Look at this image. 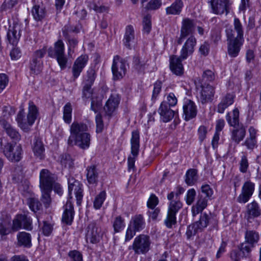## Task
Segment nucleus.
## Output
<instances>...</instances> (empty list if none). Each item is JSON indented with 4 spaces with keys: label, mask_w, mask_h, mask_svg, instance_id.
<instances>
[{
    "label": "nucleus",
    "mask_w": 261,
    "mask_h": 261,
    "mask_svg": "<svg viewBox=\"0 0 261 261\" xmlns=\"http://www.w3.org/2000/svg\"><path fill=\"white\" fill-rule=\"evenodd\" d=\"M147 65V60L142 58L139 55H135L133 57L132 67L138 72L144 71Z\"/></svg>",
    "instance_id": "2f4dec72"
},
{
    "label": "nucleus",
    "mask_w": 261,
    "mask_h": 261,
    "mask_svg": "<svg viewBox=\"0 0 261 261\" xmlns=\"http://www.w3.org/2000/svg\"><path fill=\"white\" fill-rule=\"evenodd\" d=\"M3 153L10 162H19L22 158L23 150L20 144L7 143L5 145Z\"/></svg>",
    "instance_id": "0eeeda50"
},
{
    "label": "nucleus",
    "mask_w": 261,
    "mask_h": 261,
    "mask_svg": "<svg viewBox=\"0 0 261 261\" xmlns=\"http://www.w3.org/2000/svg\"><path fill=\"white\" fill-rule=\"evenodd\" d=\"M225 33L227 37L228 54L231 58L237 57L244 41L234 39V31L231 27L226 28Z\"/></svg>",
    "instance_id": "20e7f679"
},
{
    "label": "nucleus",
    "mask_w": 261,
    "mask_h": 261,
    "mask_svg": "<svg viewBox=\"0 0 261 261\" xmlns=\"http://www.w3.org/2000/svg\"><path fill=\"white\" fill-rule=\"evenodd\" d=\"M32 150L34 155L37 159L42 160L45 158V148L41 140L37 137H35L33 144L32 145Z\"/></svg>",
    "instance_id": "bb28decb"
},
{
    "label": "nucleus",
    "mask_w": 261,
    "mask_h": 261,
    "mask_svg": "<svg viewBox=\"0 0 261 261\" xmlns=\"http://www.w3.org/2000/svg\"><path fill=\"white\" fill-rule=\"evenodd\" d=\"M200 216L198 221L195 223L200 228V231H202L208 225H211V229L218 230V220L213 216L211 214H207L205 213H200Z\"/></svg>",
    "instance_id": "4468645a"
},
{
    "label": "nucleus",
    "mask_w": 261,
    "mask_h": 261,
    "mask_svg": "<svg viewBox=\"0 0 261 261\" xmlns=\"http://www.w3.org/2000/svg\"><path fill=\"white\" fill-rule=\"evenodd\" d=\"M215 79L214 72L212 70L207 69L203 71L199 83H206V82H212Z\"/></svg>",
    "instance_id": "4d7b16f0"
},
{
    "label": "nucleus",
    "mask_w": 261,
    "mask_h": 261,
    "mask_svg": "<svg viewBox=\"0 0 261 261\" xmlns=\"http://www.w3.org/2000/svg\"><path fill=\"white\" fill-rule=\"evenodd\" d=\"M0 123L6 133L9 137H10L11 139L17 141H18L20 140V135L18 132L10 124L8 123L5 120H2L0 122Z\"/></svg>",
    "instance_id": "cd10ccee"
},
{
    "label": "nucleus",
    "mask_w": 261,
    "mask_h": 261,
    "mask_svg": "<svg viewBox=\"0 0 261 261\" xmlns=\"http://www.w3.org/2000/svg\"><path fill=\"white\" fill-rule=\"evenodd\" d=\"M180 56H172L170 58V69L171 71L176 75H181L184 73V67L181 63Z\"/></svg>",
    "instance_id": "b1692460"
},
{
    "label": "nucleus",
    "mask_w": 261,
    "mask_h": 261,
    "mask_svg": "<svg viewBox=\"0 0 261 261\" xmlns=\"http://www.w3.org/2000/svg\"><path fill=\"white\" fill-rule=\"evenodd\" d=\"M184 7V3L181 0H175L170 6L166 8L167 15H178Z\"/></svg>",
    "instance_id": "473e14b6"
},
{
    "label": "nucleus",
    "mask_w": 261,
    "mask_h": 261,
    "mask_svg": "<svg viewBox=\"0 0 261 261\" xmlns=\"http://www.w3.org/2000/svg\"><path fill=\"white\" fill-rule=\"evenodd\" d=\"M113 227L115 233L121 231L125 227L124 219L120 216L116 217L113 222Z\"/></svg>",
    "instance_id": "49530a36"
},
{
    "label": "nucleus",
    "mask_w": 261,
    "mask_h": 261,
    "mask_svg": "<svg viewBox=\"0 0 261 261\" xmlns=\"http://www.w3.org/2000/svg\"><path fill=\"white\" fill-rule=\"evenodd\" d=\"M136 231H139L142 230L145 225V222L142 215H136L133 217L129 224Z\"/></svg>",
    "instance_id": "a19ab883"
},
{
    "label": "nucleus",
    "mask_w": 261,
    "mask_h": 261,
    "mask_svg": "<svg viewBox=\"0 0 261 261\" xmlns=\"http://www.w3.org/2000/svg\"><path fill=\"white\" fill-rule=\"evenodd\" d=\"M53 189H41L42 195L41 200L44 205V206L48 207L51 203V199L50 193Z\"/></svg>",
    "instance_id": "de8ad7c7"
},
{
    "label": "nucleus",
    "mask_w": 261,
    "mask_h": 261,
    "mask_svg": "<svg viewBox=\"0 0 261 261\" xmlns=\"http://www.w3.org/2000/svg\"><path fill=\"white\" fill-rule=\"evenodd\" d=\"M64 212L62 215V221L66 225H70L73 220L74 211L73 204L69 199L64 206Z\"/></svg>",
    "instance_id": "5701e85b"
},
{
    "label": "nucleus",
    "mask_w": 261,
    "mask_h": 261,
    "mask_svg": "<svg viewBox=\"0 0 261 261\" xmlns=\"http://www.w3.org/2000/svg\"><path fill=\"white\" fill-rule=\"evenodd\" d=\"M163 102H165L170 107L175 106L177 102V99L173 93H170L166 98V100H164Z\"/></svg>",
    "instance_id": "338daca9"
},
{
    "label": "nucleus",
    "mask_w": 261,
    "mask_h": 261,
    "mask_svg": "<svg viewBox=\"0 0 261 261\" xmlns=\"http://www.w3.org/2000/svg\"><path fill=\"white\" fill-rule=\"evenodd\" d=\"M151 243L149 236L141 234L135 238L133 245L129 246L128 249H133L136 254H145L150 250Z\"/></svg>",
    "instance_id": "39448f33"
},
{
    "label": "nucleus",
    "mask_w": 261,
    "mask_h": 261,
    "mask_svg": "<svg viewBox=\"0 0 261 261\" xmlns=\"http://www.w3.org/2000/svg\"><path fill=\"white\" fill-rule=\"evenodd\" d=\"M199 92L198 100L202 104L212 102L215 93V88L209 84L199 83L196 85Z\"/></svg>",
    "instance_id": "6e6552de"
},
{
    "label": "nucleus",
    "mask_w": 261,
    "mask_h": 261,
    "mask_svg": "<svg viewBox=\"0 0 261 261\" xmlns=\"http://www.w3.org/2000/svg\"><path fill=\"white\" fill-rule=\"evenodd\" d=\"M226 119L228 123L233 127H236L239 124V111L237 108L234 109L232 111V116L228 113L226 116Z\"/></svg>",
    "instance_id": "79ce46f5"
},
{
    "label": "nucleus",
    "mask_w": 261,
    "mask_h": 261,
    "mask_svg": "<svg viewBox=\"0 0 261 261\" xmlns=\"http://www.w3.org/2000/svg\"><path fill=\"white\" fill-rule=\"evenodd\" d=\"M175 194L173 192H170L167 195V199L170 201L166 218L164 224L168 228H171L173 225L176 224V214L182 207V204L178 199L173 200Z\"/></svg>",
    "instance_id": "f257e3e1"
},
{
    "label": "nucleus",
    "mask_w": 261,
    "mask_h": 261,
    "mask_svg": "<svg viewBox=\"0 0 261 261\" xmlns=\"http://www.w3.org/2000/svg\"><path fill=\"white\" fill-rule=\"evenodd\" d=\"M19 219L21 220L22 226L24 229L30 230L32 229V219L25 215H19Z\"/></svg>",
    "instance_id": "bf43d9fd"
},
{
    "label": "nucleus",
    "mask_w": 261,
    "mask_h": 261,
    "mask_svg": "<svg viewBox=\"0 0 261 261\" xmlns=\"http://www.w3.org/2000/svg\"><path fill=\"white\" fill-rule=\"evenodd\" d=\"M120 101V98L118 95H111L107 101L104 110L108 116H111L117 108Z\"/></svg>",
    "instance_id": "a878e982"
},
{
    "label": "nucleus",
    "mask_w": 261,
    "mask_h": 261,
    "mask_svg": "<svg viewBox=\"0 0 261 261\" xmlns=\"http://www.w3.org/2000/svg\"><path fill=\"white\" fill-rule=\"evenodd\" d=\"M72 108L70 103H67L64 107L63 119L64 121L69 124L71 121Z\"/></svg>",
    "instance_id": "13d9d810"
},
{
    "label": "nucleus",
    "mask_w": 261,
    "mask_h": 261,
    "mask_svg": "<svg viewBox=\"0 0 261 261\" xmlns=\"http://www.w3.org/2000/svg\"><path fill=\"white\" fill-rule=\"evenodd\" d=\"M32 14L36 21L42 20L46 15V10L43 4H35L32 8Z\"/></svg>",
    "instance_id": "72a5a7b5"
},
{
    "label": "nucleus",
    "mask_w": 261,
    "mask_h": 261,
    "mask_svg": "<svg viewBox=\"0 0 261 261\" xmlns=\"http://www.w3.org/2000/svg\"><path fill=\"white\" fill-rule=\"evenodd\" d=\"M183 116L184 119L188 121L196 117L197 108L195 103L191 100L188 99L183 105Z\"/></svg>",
    "instance_id": "6ab92c4d"
},
{
    "label": "nucleus",
    "mask_w": 261,
    "mask_h": 261,
    "mask_svg": "<svg viewBox=\"0 0 261 261\" xmlns=\"http://www.w3.org/2000/svg\"><path fill=\"white\" fill-rule=\"evenodd\" d=\"M29 113L27 116V122L24 119V115L23 111H20L16 118L18 126L24 132H28L30 130V126L33 125L37 118L38 110L33 102L29 101Z\"/></svg>",
    "instance_id": "f03ea898"
},
{
    "label": "nucleus",
    "mask_w": 261,
    "mask_h": 261,
    "mask_svg": "<svg viewBox=\"0 0 261 261\" xmlns=\"http://www.w3.org/2000/svg\"><path fill=\"white\" fill-rule=\"evenodd\" d=\"M86 240L87 242L97 244L102 239L103 232L101 228L94 221L90 222L86 228Z\"/></svg>",
    "instance_id": "1a4fd4ad"
},
{
    "label": "nucleus",
    "mask_w": 261,
    "mask_h": 261,
    "mask_svg": "<svg viewBox=\"0 0 261 261\" xmlns=\"http://www.w3.org/2000/svg\"><path fill=\"white\" fill-rule=\"evenodd\" d=\"M42 232L46 236H49L53 230V225L47 221H44L43 222V226L41 228Z\"/></svg>",
    "instance_id": "0e129e2a"
},
{
    "label": "nucleus",
    "mask_w": 261,
    "mask_h": 261,
    "mask_svg": "<svg viewBox=\"0 0 261 261\" xmlns=\"http://www.w3.org/2000/svg\"><path fill=\"white\" fill-rule=\"evenodd\" d=\"M254 191V184L250 181H246L242 188L241 193L237 198L239 203H245L249 201Z\"/></svg>",
    "instance_id": "f3484780"
},
{
    "label": "nucleus",
    "mask_w": 261,
    "mask_h": 261,
    "mask_svg": "<svg viewBox=\"0 0 261 261\" xmlns=\"http://www.w3.org/2000/svg\"><path fill=\"white\" fill-rule=\"evenodd\" d=\"M198 175L197 170L195 169H190L187 170L185 175V181L189 186L194 185L197 181Z\"/></svg>",
    "instance_id": "58836bf2"
},
{
    "label": "nucleus",
    "mask_w": 261,
    "mask_h": 261,
    "mask_svg": "<svg viewBox=\"0 0 261 261\" xmlns=\"http://www.w3.org/2000/svg\"><path fill=\"white\" fill-rule=\"evenodd\" d=\"M59 160L61 165L64 168H71L73 166V160L68 153H64L61 154Z\"/></svg>",
    "instance_id": "a18cd8bd"
},
{
    "label": "nucleus",
    "mask_w": 261,
    "mask_h": 261,
    "mask_svg": "<svg viewBox=\"0 0 261 261\" xmlns=\"http://www.w3.org/2000/svg\"><path fill=\"white\" fill-rule=\"evenodd\" d=\"M198 226L195 222L188 226L186 233L188 239H190L192 237L196 235L199 231H200V228H198Z\"/></svg>",
    "instance_id": "864d4df0"
},
{
    "label": "nucleus",
    "mask_w": 261,
    "mask_h": 261,
    "mask_svg": "<svg viewBox=\"0 0 261 261\" xmlns=\"http://www.w3.org/2000/svg\"><path fill=\"white\" fill-rule=\"evenodd\" d=\"M233 25L234 30V39L244 40V30L240 20L238 18H234Z\"/></svg>",
    "instance_id": "c03bdc74"
},
{
    "label": "nucleus",
    "mask_w": 261,
    "mask_h": 261,
    "mask_svg": "<svg viewBox=\"0 0 261 261\" xmlns=\"http://www.w3.org/2000/svg\"><path fill=\"white\" fill-rule=\"evenodd\" d=\"M96 72L92 68H89L87 71V74L85 79V85L91 86L93 84L96 78Z\"/></svg>",
    "instance_id": "8fccbe9b"
},
{
    "label": "nucleus",
    "mask_w": 261,
    "mask_h": 261,
    "mask_svg": "<svg viewBox=\"0 0 261 261\" xmlns=\"http://www.w3.org/2000/svg\"><path fill=\"white\" fill-rule=\"evenodd\" d=\"M169 105L165 102H162L158 109L161 120L164 122L170 121L174 117L175 112L171 109Z\"/></svg>",
    "instance_id": "412c9836"
},
{
    "label": "nucleus",
    "mask_w": 261,
    "mask_h": 261,
    "mask_svg": "<svg viewBox=\"0 0 261 261\" xmlns=\"http://www.w3.org/2000/svg\"><path fill=\"white\" fill-rule=\"evenodd\" d=\"M135 43L136 39L134 29L132 25H128L125 28L123 43L126 48L131 49L132 45Z\"/></svg>",
    "instance_id": "393cba45"
},
{
    "label": "nucleus",
    "mask_w": 261,
    "mask_h": 261,
    "mask_svg": "<svg viewBox=\"0 0 261 261\" xmlns=\"http://www.w3.org/2000/svg\"><path fill=\"white\" fill-rule=\"evenodd\" d=\"M208 200V199L203 196L202 195L198 194L197 202L192 208V212L193 216H195L203 211L207 206Z\"/></svg>",
    "instance_id": "c85d7f7f"
},
{
    "label": "nucleus",
    "mask_w": 261,
    "mask_h": 261,
    "mask_svg": "<svg viewBox=\"0 0 261 261\" xmlns=\"http://www.w3.org/2000/svg\"><path fill=\"white\" fill-rule=\"evenodd\" d=\"M234 128L231 133V139L237 144H239L245 137L246 129L242 124Z\"/></svg>",
    "instance_id": "c9c22d12"
},
{
    "label": "nucleus",
    "mask_w": 261,
    "mask_h": 261,
    "mask_svg": "<svg viewBox=\"0 0 261 261\" xmlns=\"http://www.w3.org/2000/svg\"><path fill=\"white\" fill-rule=\"evenodd\" d=\"M82 187V185L78 180H75L72 177L68 179L69 196H70L71 191H73L75 195L77 205H80L81 204L83 199V194Z\"/></svg>",
    "instance_id": "2eb2a0df"
},
{
    "label": "nucleus",
    "mask_w": 261,
    "mask_h": 261,
    "mask_svg": "<svg viewBox=\"0 0 261 261\" xmlns=\"http://www.w3.org/2000/svg\"><path fill=\"white\" fill-rule=\"evenodd\" d=\"M87 130L88 126L86 124L74 121L70 126V136H72L73 138L82 133H86Z\"/></svg>",
    "instance_id": "c756f323"
},
{
    "label": "nucleus",
    "mask_w": 261,
    "mask_h": 261,
    "mask_svg": "<svg viewBox=\"0 0 261 261\" xmlns=\"http://www.w3.org/2000/svg\"><path fill=\"white\" fill-rule=\"evenodd\" d=\"M254 247L252 245L245 241L240 245L239 249L240 251L242 253L243 256L245 257H248L250 256L252 249Z\"/></svg>",
    "instance_id": "603ef678"
},
{
    "label": "nucleus",
    "mask_w": 261,
    "mask_h": 261,
    "mask_svg": "<svg viewBox=\"0 0 261 261\" xmlns=\"http://www.w3.org/2000/svg\"><path fill=\"white\" fill-rule=\"evenodd\" d=\"M27 203L30 208L34 212H36L42 207L41 203L39 202L38 199L36 198H30L28 199Z\"/></svg>",
    "instance_id": "5fc2aeb1"
},
{
    "label": "nucleus",
    "mask_w": 261,
    "mask_h": 261,
    "mask_svg": "<svg viewBox=\"0 0 261 261\" xmlns=\"http://www.w3.org/2000/svg\"><path fill=\"white\" fill-rule=\"evenodd\" d=\"M259 239L258 232L254 230H247L245 234V241L252 245L254 247L257 243Z\"/></svg>",
    "instance_id": "37998d69"
},
{
    "label": "nucleus",
    "mask_w": 261,
    "mask_h": 261,
    "mask_svg": "<svg viewBox=\"0 0 261 261\" xmlns=\"http://www.w3.org/2000/svg\"><path fill=\"white\" fill-rule=\"evenodd\" d=\"M91 136L89 133H82L72 138L70 136L68 139V144L70 146L76 145L82 149L89 148L90 144Z\"/></svg>",
    "instance_id": "ddd939ff"
},
{
    "label": "nucleus",
    "mask_w": 261,
    "mask_h": 261,
    "mask_svg": "<svg viewBox=\"0 0 261 261\" xmlns=\"http://www.w3.org/2000/svg\"><path fill=\"white\" fill-rule=\"evenodd\" d=\"M143 31L144 33L148 34L151 29V17L149 15H147L144 17L143 20Z\"/></svg>",
    "instance_id": "680f3d73"
},
{
    "label": "nucleus",
    "mask_w": 261,
    "mask_h": 261,
    "mask_svg": "<svg viewBox=\"0 0 261 261\" xmlns=\"http://www.w3.org/2000/svg\"><path fill=\"white\" fill-rule=\"evenodd\" d=\"M131 142V154L133 155L128 158V169L129 170L134 169L136 158L138 156L140 147V137L139 133L137 130L132 132Z\"/></svg>",
    "instance_id": "9d476101"
},
{
    "label": "nucleus",
    "mask_w": 261,
    "mask_h": 261,
    "mask_svg": "<svg viewBox=\"0 0 261 261\" xmlns=\"http://www.w3.org/2000/svg\"><path fill=\"white\" fill-rule=\"evenodd\" d=\"M196 42V39L194 36L191 35L188 38L180 50V56L182 59H186L188 56L193 54Z\"/></svg>",
    "instance_id": "aec40b11"
},
{
    "label": "nucleus",
    "mask_w": 261,
    "mask_h": 261,
    "mask_svg": "<svg viewBox=\"0 0 261 261\" xmlns=\"http://www.w3.org/2000/svg\"><path fill=\"white\" fill-rule=\"evenodd\" d=\"M21 25L17 22H13L10 24L7 32V39L10 44L15 45L17 44L20 37Z\"/></svg>",
    "instance_id": "a211bd4d"
},
{
    "label": "nucleus",
    "mask_w": 261,
    "mask_h": 261,
    "mask_svg": "<svg viewBox=\"0 0 261 261\" xmlns=\"http://www.w3.org/2000/svg\"><path fill=\"white\" fill-rule=\"evenodd\" d=\"M128 65L125 59L121 58L118 55L115 56L111 67L113 80L117 81L122 79L126 73V66Z\"/></svg>",
    "instance_id": "423d86ee"
},
{
    "label": "nucleus",
    "mask_w": 261,
    "mask_h": 261,
    "mask_svg": "<svg viewBox=\"0 0 261 261\" xmlns=\"http://www.w3.org/2000/svg\"><path fill=\"white\" fill-rule=\"evenodd\" d=\"M18 245L26 248H30L32 246L31 234L26 232H20L17 235Z\"/></svg>",
    "instance_id": "e433bc0d"
},
{
    "label": "nucleus",
    "mask_w": 261,
    "mask_h": 261,
    "mask_svg": "<svg viewBox=\"0 0 261 261\" xmlns=\"http://www.w3.org/2000/svg\"><path fill=\"white\" fill-rule=\"evenodd\" d=\"M210 6L211 12L216 15H227L230 10L231 2L230 0H210L208 2Z\"/></svg>",
    "instance_id": "9b49d317"
},
{
    "label": "nucleus",
    "mask_w": 261,
    "mask_h": 261,
    "mask_svg": "<svg viewBox=\"0 0 261 261\" xmlns=\"http://www.w3.org/2000/svg\"><path fill=\"white\" fill-rule=\"evenodd\" d=\"M67 40L68 43V56H71V54L74 52V48L78 44V40L75 37H69V38H65Z\"/></svg>",
    "instance_id": "6e6d98bb"
},
{
    "label": "nucleus",
    "mask_w": 261,
    "mask_h": 261,
    "mask_svg": "<svg viewBox=\"0 0 261 261\" xmlns=\"http://www.w3.org/2000/svg\"><path fill=\"white\" fill-rule=\"evenodd\" d=\"M247 213L250 218H256L261 215V210L258 203L253 201L247 205Z\"/></svg>",
    "instance_id": "4c0bfd02"
},
{
    "label": "nucleus",
    "mask_w": 261,
    "mask_h": 261,
    "mask_svg": "<svg viewBox=\"0 0 261 261\" xmlns=\"http://www.w3.org/2000/svg\"><path fill=\"white\" fill-rule=\"evenodd\" d=\"M57 179L56 175L47 169H43L40 172L39 187L40 189H53L54 184Z\"/></svg>",
    "instance_id": "f8f14e48"
},
{
    "label": "nucleus",
    "mask_w": 261,
    "mask_h": 261,
    "mask_svg": "<svg viewBox=\"0 0 261 261\" xmlns=\"http://www.w3.org/2000/svg\"><path fill=\"white\" fill-rule=\"evenodd\" d=\"M196 23L194 19L189 18H184L181 22L180 29L182 37H187L192 35L195 30Z\"/></svg>",
    "instance_id": "4be33fe9"
},
{
    "label": "nucleus",
    "mask_w": 261,
    "mask_h": 261,
    "mask_svg": "<svg viewBox=\"0 0 261 261\" xmlns=\"http://www.w3.org/2000/svg\"><path fill=\"white\" fill-rule=\"evenodd\" d=\"M106 196L107 194L106 192L102 191L95 197L93 202V206L95 209L98 210L101 207L106 198Z\"/></svg>",
    "instance_id": "09e8293b"
},
{
    "label": "nucleus",
    "mask_w": 261,
    "mask_h": 261,
    "mask_svg": "<svg viewBox=\"0 0 261 261\" xmlns=\"http://www.w3.org/2000/svg\"><path fill=\"white\" fill-rule=\"evenodd\" d=\"M199 194L210 199L213 194V190L208 185L206 184L201 186V192Z\"/></svg>",
    "instance_id": "052dcab7"
},
{
    "label": "nucleus",
    "mask_w": 261,
    "mask_h": 261,
    "mask_svg": "<svg viewBox=\"0 0 261 261\" xmlns=\"http://www.w3.org/2000/svg\"><path fill=\"white\" fill-rule=\"evenodd\" d=\"M68 256L73 261H83L82 254L77 250L69 251Z\"/></svg>",
    "instance_id": "774afa93"
},
{
    "label": "nucleus",
    "mask_w": 261,
    "mask_h": 261,
    "mask_svg": "<svg viewBox=\"0 0 261 261\" xmlns=\"http://www.w3.org/2000/svg\"><path fill=\"white\" fill-rule=\"evenodd\" d=\"M48 56L52 58H55L61 69H64L67 67L68 59L64 53V44L62 40H58L54 44V47L48 48Z\"/></svg>",
    "instance_id": "7ed1b4c3"
},
{
    "label": "nucleus",
    "mask_w": 261,
    "mask_h": 261,
    "mask_svg": "<svg viewBox=\"0 0 261 261\" xmlns=\"http://www.w3.org/2000/svg\"><path fill=\"white\" fill-rule=\"evenodd\" d=\"M162 83L160 81H157L154 84V88L152 95V100L154 101L156 99V97L160 93L162 89Z\"/></svg>",
    "instance_id": "e2e57ef3"
},
{
    "label": "nucleus",
    "mask_w": 261,
    "mask_h": 261,
    "mask_svg": "<svg viewBox=\"0 0 261 261\" xmlns=\"http://www.w3.org/2000/svg\"><path fill=\"white\" fill-rule=\"evenodd\" d=\"M82 26L80 23H78L75 25L67 24L65 25L62 29V33L64 38H69L71 37L70 34L73 33L77 34L82 29Z\"/></svg>",
    "instance_id": "ea45409f"
},
{
    "label": "nucleus",
    "mask_w": 261,
    "mask_h": 261,
    "mask_svg": "<svg viewBox=\"0 0 261 261\" xmlns=\"http://www.w3.org/2000/svg\"><path fill=\"white\" fill-rule=\"evenodd\" d=\"M88 56L87 55H82L75 60L71 69L72 74V79L73 81H75V80L80 76L83 69L86 66L88 62Z\"/></svg>",
    "instance_id": "dca6fc26"
},
{
    "label": "nucleus",
    "mask_w": 261,
    "mask_h": 261,
    "mask_svg": "<svg viewBox=\"0 0 261 261\" xmlns=\"http://www.w3.org/2000/svg\"><path fill=\"white\" fill-rule=\"evenodd\" d=\"M234 97V95L231 93H227L222 98L221 101L218 104L217 112L219 113H223L225 110L233 103Z\"/></svg>",
    "instance_id": "7c9ffc66"
},
{
    "label": "nucleus",
    "mask_w": 261,
    "mask_h": 261,
    "mask_svg": "<svg viewBox=\"0 0 261 261\" xmlns=\"http://www.w3.org/2000/svg\"><path fill=\"white\" fill-rule=\"evenodd\" d=\"M207 133V128L204 125H201L198 129V135L199 142L201 143L205 139Z\"/></svg>",
    "instance_id": "69168bd1"
},
{
    "label": "nucleus",
    "mask_w": 261,
    "mask_h": 261,
    "mask_svg": "<svg viewBox=\"0 0 261 261\" xmlns=\"http://www.w3.org/2000/svg\"><path fill=\"white\" fill-rule=\"evenodd\" d=\"M86 177L89 184H96L98 182V173L95 165L89 166L86 168Z\"/></svg>",
    "instance_id": "f704fd0d"
},
{
    "label": "nucleus",
    "mask_w": 261,
    "mask_h": 261,
    "mask_svg": "<svg viewBox=\"0 0 261 261\" xmlns=\"http://www.w3.org/2000/svg\"><path fill=\"white\" fill-rule=\"evenodd\" d=\"M42 62L37 58H33L30 64V69L34 74L39 73L42 70Z\"/></svg>",
    "instance_id": "3c124183"
}]
</instances>
